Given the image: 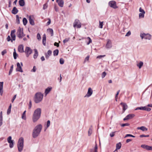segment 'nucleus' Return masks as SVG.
Here are the masks:
<instances>
[{"label": "nucleus", "instance_id": "f257e3e1", "mask_svg": "<svg viewBox=\"0 0 152 152\" xmlns=\"http://www.w3.org/2000/svg\"><path fill=\"white\" fill-rule=\"evenodd\" d=\"M41 113V109L38 108L36 109L33 113L32 119L33 122H37L40 118Z\"/></svg>", "mask_w": 152, "mask_h": 152}, {"label": "nucleus", "instance_id": "f03ea898", "mask_svg": "<svg viewBox=\"0 0 152 152\" xmlns=\"http://www.w3.org/2000/svg\"><path fill=\"white\" fill-rule=\"evenodd\" d=\"M43 94L40 92L36 93L34 97V101L36 103H38L42 101L43 98Z\"/></svg>", "mask_w": 152, "mask_h": 152}, {"label": "nucleus", "instance_id": "7ed1b4c3", "mask_svg": "<svg viewBox=\"0 0 152 152\" xmlns=\"http://www.w3.org/2000/svg\"><path fill=\"white\" fill-rule=\"evenodd\" d=\"M24 139L23 138H20L18 140V147L19 151H21L23 150V146Z\"/></svg>", "mask_w": 152, "mask_h": 152}, {"label": "nucleus", "instance_id": "20e7f679", "mask_svg": "<svg viewBox=\"0 0 152 152\" xmlns=\"http://www.w3.org/2000/svg\"><path fill=\"white\" fill-rule=\"evenodd\" d=\"M17 36L20 38H22L25 36L23 32V29L19 27L17 32Z\"/></svg>", "mask_w": 152, "mask_h": 152}, {"label": "nucleus", "instance_id": "39448f33", "mask_svg": "<svg viewBox=\"0 0 152 152\" xmlns=\"http://www.w3.org/2000/svg\"><path fill=\"white\" fill-rule=\"evenodd\" d=\"M140 36L142 39L144 38L145 39L150 40L151 38V35L149 34H145L144 33H141Z\"/></svg>", "mask_w": 152, "mask_h": 152}, {"label": "nucleus", "instance_id": "423d86ee", "mask_svg": "<svg viewBox=\"0 0 152 152\" xmlns=\"http://www.w3.org/2000/svg\"><path fill=\"white\" fill-rule=\"evenodd\" d=\"M42 128V126L39 124L36 126L34 129V133H39Z\"/></svg>", "mask_w": 152, "mask_h": 152}, {"label": "nucleus", "instance_id": "0eeeda50", "mask_svg": "<svg viewBox=\"0 0 152 152\" xmlns=\"http://www.w3.org/2000/svg\"><path fill=\"white\" fill-rule=\"evenodd\" d=\"M93 90L91 88H88L87 94L84 97L88 98L91 96L93 94Z\"/></svg>", "mask_w": 152, "mask_h": 152}, {"label": "nucleus", "instance_id": "6e6552de", "mask_svg": "<svg viewBox=\"0 0 152 152\" xmlns=\"http://www.w3.org/2000/svg\"><path fill=\"white\" fill-rule=\"evenodd\" d=\"M32 52V50L29 47H27L25 49V52L26 54L27 57H28L29 55L31 54Z\"/></svg>", "mask_w": 152, "mask_h": 152}, {"label": "nucleus", "instance_id": "1a4fd4ad", "mask_svg": "<svg viewBox=\"0 0 152 152\" xmlns=\"http://www.w3.org/2000/svg\"><path fill=\"white\" fill-rule=\"evenodd\" d=\"M73 26L75 28L77 27V28H79L81 27V25L78 20H76L74 23Z\"/></svg>", "mask_w": 152, "mask_h": 152}, {"label": "nucleus", "instance_id": "9d476101", "mask_svg": "<svg viewBox=\"0 0 152 152\" xmlns=\"http://www.w3.org/2000/svg\"><path fill=\"white\" fill-rule=\"evenodd\" d=\"M109 5L114 9H116L117 8L116 6L115 2L114 1H110L109 3Z\"/></svg>", "mask_w": 152, "mask_h": 152}, {"label": "nucleus", "instance_id": "9b49d317", "mask_svg": "<svg viewBox=\"0 0 152 152\" xmlns=\"http://www.w3.org/2000/svg\"><path fill=\"white\" fill-rule=\"evenodd\" d=\"M8 142L10 144V148H12L14 145V142L13 140H12V137L11 136H9L7 138Z\"/></svg>", "mask_w": 152, "mask_h": 152}, {"label": "nucleus", "instance_id": "f8f14e48", "mask_svg": "<svg viewBox=\"0 0 152 152\" xmlns=\"http://www.w3.org/2000/svg\"><path fill=\"white\" fill-rule=\"evenodd\" d=\"M15 30H14L11 31V36L12 38L11 42H12L13 41H14L15 39Z\"/></svg>", "mask_w": 152, "mask_h": 152}, {"label": "nucleus", "instance_id": "ddd939ff", "mask_svg": "<svg viewBox=\"0 0 152 152\" xmlns=\"http://www.w3.org/2000/svg\"><path fill=\"white\" fill-rule=\"evenodd\" d=\"M135 115L134 114H130L127 115L124 118L123 120L125 121L132 119L133 118Z\"/></svg>", "mask_w": 152, "mask_h": 152}, {"label": "nucleus", "instance_id": "4468645a", "mask_svg": "<svg viewBox=\"0 0 152 152\" xmlns=\"http://www.w3.org/2000/svg\"><path fill=\"white\" fill-rule=\"evenodd\" d=\"M17 67L16 68V71L20 72H23V71L22 68V66L18 62L17 63Z\"/></svg>", "mask_w": 152, "mask_h": 152}, {"label": "nucleus", "instance_id": "2eb2a0df", "mask_svg": "<svg viewBox=\"0 0 152 152\" xmlns=\"http://www.w3.org/2000/svg\"><path fill=\"white\" fill-rule=\"evenodd\" d=\"M120 104L123 107V113H124L125 110L127 109L128 106L126 103L123 102H121L120 103Z\"/></svg>", "mask_w": 152, "mask_h": 152}, {"label": "nucleus", "instance_id": "dca6fc26", "mask_svg": "<svg viewBox=\"0 0 152 152\" xmlns=\"http://www.w3.org/2000/svg\"><path fill=\"white\" fill-rule=\"evenodd\" d=\"M112 47V43L110 40H108L107 43L106 45V47L107 48H110Z\"/></svg>", "mask_w": 152, "mask_h": 152}, {"label": "nucleus", "instance_id": "f3484780", "mask_svg": "<svg viewBox=\"0 0 152 152\" xmlns=\"http://www.w3.org/2000/svg\"><path fill=\"white\" fill-rule=\"evenodd\" d=\"M56 1L60 7H63L64 2L63 0H56Z\"/></svg>", "mask_w": 152, "mask_h": 152}, {"label": "nucleus", "instance_id": "a211bd4d", "mask_svg": "<svg viewBox=\"0 0 152 152\" xmlns=\"http://www.w3.org/2000/svg\"><path fill=\"white\" fill-rule=\"evenodd\" d=\"M18 51L20 53L24 52L23 45H19L18 48Z\"/></svg>", "mask_w": 152, "mask_h": 152}, {"label": "nucleus", "instance_id": "6ab92c4d", "mask_svg": "<svg viewBox=\"0 0 152 152\" xmlns=\"http://www.w3.org/2000/svg\"><path fill=\"white\" fill-rule=\"evenodd\" d=\"M52 89V88L51 87H48L47 88H46L45 91V95L46 96L47 94H48L51 91Z\"/></svg>", "mask_w": 152, "mask_h": 152}, {"label": "nucleus", "instance_id": "aec40b11", "mask_svg": "<svg viewBox=\"0 0 152 152\" xmlns=\"http://www.w3.org/2000/svg\"><path fill=\"white\" fill-rule=\"evenodd\" d=\"M52 53V51L50 50H49L48 52L47 53L45 54V57L46 58L48 59L49 57V56H50Z\"/></svg>", "mask_w": 152, "mask_h": 152}, {"label": "nucleus", "instance_id": "412c9836", "mask_svg": "<svg viewBox=\"0 0 152 152\" xmlns=\"http://www.w3.org/2000/svg\"><path fill=\"white\" fill-rule=\"evenodd\" d=\"M34 54L33 58L34 59H36L37 58L38 56V52L37 50L36 49H34Z\"/></svg>", "mask_w": 152, "mask_h": 152}, {"label": "nucleus", "instance_id": "4be33fe9", "mask_svg": "<svg viewBox=\"0 0 152 152\" xmlns=\"http://www.w3.org/2000/svg\"><path fill=\"white\" fill-rule=\"evenodd\" d=\"M138 129H140L142 131H147L148 129L144 126H142L140 127H138L137 128Z\"/></svg>", "mask_w": 152, "mask_h": 152}, {"label": "nucleus", "instance_id": "5701e85b", "mask_svg": "<svg viewBox=\"0 0 152 152\" xmlns=\"http://www.w3.org/2000/svg\"><path fill=\"white\" fill-rule=\"evenodd\" d=\"M46 37L45 34L43 35L42 37V43L43 45L45 46L46 45Z\"/></svg>", "mask_w": 152, "mask_h": 152}, {"label": "nucleus", "instance_id": "b1692460", "mask_svg": "<svg viewBox=\"0 0 152 152\" xmlns=\"http://www.w3.org/2000/svg\"><path fill=\"white\" fill-rule=\"evenodd\" d=\"M97 145L96 144L94 148L91 149L90 152H97Z\"/></svg>", "mask_w": 152, "mask_h": 152}, {"label": "nucleus", "instance_id": "393cba45", "mask_svg": "<svg viewBox=\"0 0 152 152\" xmlns=\"http://www.w3.org/2000/svg\"><path fill=\"white\" fill-rule=\"evenodd\" d=\"M121 143L120 142L117 144L116 145V149L114 152L116 150H117L121 148Z\"/></svg>", "mask_w": 152, "mask_h": 152}, {"label": "nucleus", "instance_id": "a878e982", "mask_svg": "<svg viewBox=\"0 0 152 152\" xmlns=\"http://www.w3.org/2000/svg\"><path fill=\"white\" fill-rule=\"evenodd\" d=\"M18 10L15 7H13L12 10V13L16 14L18 12Z\"/></svg>", "mask_w": 152, "mask_h": 152}, {"label": "nucleus", "instance_id": "bb28decb", "mask_svg": "<svg viewBox=\"0 0 152 152\" xmlns=\"http://www.w3.org/2000/svg\"><path fill=\"white\" fill-rule=\"evenodd\" d=\"M29 23L31 24L34 25V23L33 20L31 16L29 17Z\"/></svg>", "mask_w": 152, "mask_h": 152}, {"label": "nucleus", "instance_id": "cd10ccee", "mask_svg": "<svg viewBox=\"0 0 152 152\" xmlns=\"http://www.w3.org/2000/svg\"><path fill=\"white\" fill-rule=\"evenodd\" d=\"M143 64V62L142 61H140L137 64V66L138 67L139 69H140Z\"/></svg>", "mask_w": 152, "mask_h": 152}, {"label": "nucleus", "instance_id": "c85d7f7f", "mask_svg": "<svg viewBox=\"0 0 152 152\" xmlns=\"http://www.w3.org/2000/svg\"><path fill=\"white\" fill-rule=\"evenodd\" d=\"M50 121L48 120L46 126L45 127V132L47 129L50 126Z\"/></svg>", "mask_w": 152, "mask_h": 152}, {"label": "nucleus", "instance_id": "c756f323", "mask_svg": "<svg viewBox=\"0 0 152 152\" xmlns=\"http://www.w3.org/2000/svg\"><path fill=\"white\" fill-rule=\"evenodd\" d=\"M19 4L21 6H24L25 5V2L24 0H20L19 1Z\"/></svg>", "mask_w": 152, "mask_h": 152}, {"label": "nucleus", "instance_id": "7c9ffc66", "mask_svg": "<svg viewBox=\"0 0 152 152\" xmlns=\"http://www.w3.org/2000/svg\"><path fill=\"white\" fill-rule=\"evenodd\" d=\"M48 31L51 34V36L53 35V31L51 28H49L47 29Z\"/></svg>", "mask_w": 152, "mask_h": 152}, {"label": "nucleus", "instance_id": "2f4dec72", "mask_svg": "<svg viewBox=\"0 0 152 152\" xmlns=\"http://www.w3.org/2000/svg\"><path fill=\"white\" fill-rule=\"evenodd\" d=\"M59 51L58 49H56L54 50L53 52V55L54 56H57L58 55Z\"/></svg>", "mask_w": 152, "mask_h": 152}, {"label": "nucleus", "instance_id": "473e14b6", "mask_svg": "<svg viewBox=\"0 0 152 152\" xmlns=\"http://www.w3.org/2000/svg\"><path fill=\"white\" fill-rule=\"evenodd\" d=\"M141 147L145 149L148 150V145L145 144H143L141 145Z\"/></svg>", "mask_w": 152, "mask_h": 152}, {"label": "nucleus", "instance_id": "72a5a7b5", "mask_svg": "<svg viewBox=\"0 0 152 152\" xmlns=\"http://www.w3.org/2000/svg\"><path fill=\"white\" fill-rule=\"evenodd\" d=\"M86 39L88 41V42H87V44L88 45L89 44L92 42V40L89 37H88L86 38Z\"/></svg>", "mask_w": 152, "mask_h": 152}, {"label": "nucleus", "instance_id": "f704fd0d", "mask_svg": "<svg viewBox=\"0 0 152 152\" xmlns=\"http://www.w3.org/2000/svg\"><path fill=\"white\" fill-rule=\"evenodd\" d=\"M14 51L13 52V57L15 59H16L17 58V56H18V54H17L16 51L15 49H14Z\"/></svg>", "mask_w": 152, "mask_h": 152}, {"label": "nucleus", "instance_id": "c9c22d12", "mask_svg": "<svg viewBox=\"0 0 152 152\" xmlns=\"http://www.w3.org/2000/svg\"><path fill=\"white\" fill-rule=\"evenodd\" d=\"M145 14L144 13H140L139 15V18H143L144 17Z\"/></svg>", "mask_w": 152, "mask_h": 152}, {"label": "nucleus", "instance_id": "e433bc0d", "mask_svg": "<svg viewBox=\"0 0 152 152\" xmlns=\"http://www.w3.org/2000/svg\"><path fill=\"white\" fill-rule=\"evenodd\" d=\"M23 24L24 25H26L27 22V20L25 18H24L23 20Z\"/></svg>", "mask_w": 152, "mask_h": 152}, {"label": "nucleus", "instance_id": "4c0bfd02", "mask_svg": "<svg viewBox=\"0 0 152 152\" xmlns=\"http://www.w3.org/2000/svg\"><path fill=\"white\" fill-rule=\"evenodd\" d=\"M103 22H101L100 21H99V27L101 28H103Z\"/></svg>", "mask_w": 152, "mask_h": 152}, {"label": "nucleus", "instance_id": "58836bf2", "mask_svg": "<svg viewBox=\"0 0 152 152\" xmlns=\"http://www.w3.org/2000/svg\"><path fill=\"white\" fill-rule=\"evenodd\" d=\"M13 65H12L10 69L9 73V75H10L12 73L13 69Z\"/></svg>", "mask_w": 152, "mask_h": 152}, {"label": "nucleus", "instance_id": "ea45409f", "mask_svg": "<svg viewBox=\"0 0 152 152\" xmlns=\"http://www.w3.org/2000/svg\"><path fill=\"white\" fill-rule=\"evenodd\" d=\"M145 107H137L135 110H144Z\"/></svg>", "mask_w": 152, "mask_h": 152}, {"label": "nucleus", "instance_id": "a19ab883", "mask_svg": "<svg viewBox=\"0 0 152 152\" xmlns=\"http://www.w3.org/2000/svg\"><path fill=\"white\" fill-rule=\"evenodd\" d=\"M32 107V103L31 101H29L28 105V109L30 110L31 107Z\"/></svg>", "mask_w": 152, "mask_h": 152}, {"label": "nucleus", "instance_id": "79ce46f5", "mask_svg": "<svg viewBox=\"0 0 152 152\" xmlns=\"http://www.w3.org/2000/svg\"><path fill=\"white\" fill-rule=\"evenodd\" d=\"M107 74L105 72H104L102 74V78H104L106 75Z\"/></svg>", "mask_w": 152, "mask_h": 152}, {"label": "nucleus", "instance_id": "37998d69", "mask_svg": "<svg viewBox=\"0 0 152 152\" xmlns=\"http://www.w3.org/2000/svg\"><path fill=\"white\" fill-rule=\"evenodd\" d=\"M69 39H70L69 38H67L65 39H64L63 40V43L64 44L66 43V42H68L69 40Z\"/></svg>", "mask_w": 152, "mask_h": 152}, {"label": "nucleus", "instance_id": "c03bdc74", "mask_svg": "<svg viewBox=\"0 0 152 152\" xmlns=\"http://www.w3.org/2000/svg\"><path fill=\"white\" fill-rule=\"evenodd\" d=\"M139 12L141 13H145V12L144 11V10L142 9L141 7H140L139 9Z\"/></svg>", "mask_w": 152, "mask_h": 152}, {"label": "nucleus", "instance_id": "a18cd8bd", "mask_svg": "<svg viewBox=\"0 0 152 152\" xmlns=\"http://www.w3.org/2000/svg\"><path fill=\"white\" fill-rule=\"evenodd\" d=\"M129 124L128 123H126L121 124V126L122 127H124L125 126H129Z\"/></svg>", "mask_w": 152, "mask_h": 152}, {"label": "nucleus", "instance_id": "49530a36", "mask_svg": "<svg viewBox=\"0 0 152 152\" xmlns=\"http://www.w3.org/2000/svg\"><path fill=\"white\" fill-rule=\"evenodd\" d=\"M64 60L62 58H61L60 59V63L61 64H62L64 63Z\"/></svg>", "mask_w": 152, "mask_h": 152}, {"label": "nucleus", "instance_id": "de8ad7c7", "mask_svg": "<svg viewBox=\"0 0 152 152\" xmlns=\"http://www.w3.org/2000/svg\"><path fill=\"white\" fill-rule=\"evenodd\" d=\"M39 134H32V137L34 138H36L38 136Z\"/></svg>", "mask_w": 152, "mask_h": 152}, {"label": "nucleus", "instance_id": "09e8293b", "mask_svg": "<svg viewBox=\"0 0 152 152\" xmlns=\"http://www.w3.org/2000/svg\"><path fill=\"white\" fill-rule=\"evenodd\" d=\"M147 106L145 107L144 110L148 111H150L151 110V109L150 108L147 107Z\"/></svg>", "mask_w": 152, "mask_h": 152}, {"label": "nucleus", "instance_id": "8fccbe9b", "mask_svg": "<svg viewBox=\"0 0 152 152\" xmlns=\"http://www.w3.org/2000/svg\"><path fill=\"white\" fill-rule=\"evenodd\" d=\"M37 70V68L35 66L33 67V69L31 70V72H35Z\"/></svg>", "mask_w": 152, "mask_h": 152}, {"label": "nucleus", "instance_id": "3c124183", "mask_svg": "<svg viewBox=\"0 0 152 152\" xmlns=\"http://www.w3.org/2000/svg\"><path fill=\"white\" fill-rule=\"evenodd\" d=\"M3 82H0V89H3Z\"/></svg>", "mask_w": 152, "mask_h": 152}, {"label": "nucleus", "instance_id": "603ef678", "mask_svg": "<svg viewBox=\"0 0 152 152\" xmlns=\"http://www.w3.org/2000/svg\"><path fill=\"white\" fill-rule=\"evenodd\" d=\"M7 50H4L1 52V55L2 56H4L5 54L7 53Z\"/></svg>", "mask_w": 152, "mask_h": 152}, {"label": "nucleus", "instance_id": "864d4df0", "mask_svg": "<svg viewBox=\"0 0 152 152\" xmlns=\"http://www.w3.org/2000/svg\"><path fill=\"white\" fill-rule=\"evenodd\" d=\"M21 118L22 119L24 120H26V115L22 114Z\"/></svg>", "mask_w": 152, "mask_h": 152}, {"label": "nucleus", "instance_id": "5fc2aeb1", "mask_svg": "<svg viewBox=\"0 0 152 152\" xmlns=\"http://www.w3.org/2000/svg\"><path fill=\"white\" fill-rule=\"evenodd\" d=\"M37 39L39 40L41 39V37L39 33H38L37 34Z\"/></svg>", "mask_w": 152, "mask_h": 152}, {"label": "nucleus", "instance_id": "6e6d98bb", "mask_svg": "<svg viewBox=\"0 0 152 152\" xmlns=\"http://www.w3.org/2000/svg\"><path fill=\"white\" fill-rule=\"evenodd\" d=\"M131 34V32L130 31H129L126 34V36H129Z\"/></svg>", "mask_w": 152, "mask_h": 152}, {"label": "nucleus", "instance_id": "4d7b16f0", "mask_svg": "<svg viewBox=\"0 0 152 152\" xmlns=\"http://www.w3.org/2000/svg\"><path fill=\"white\" fill-rule=\"evenodd\" d=\"M7 40L8 42H9L10 41H11L12 39H11V38L10 36H8L7 38Z\"/></svg>", "mask_w": 152, "mask_h": 152}, {"label": "nucleus", "instance_id": "13d9d810", "mask_svg": "<svg viewBox=\"0 0 152 152\" xmlns=\"http://www.w3.org/2000/svg\"><path fill=\"white\" fill-rule=\"evenodd\" d=\"M105 56V55L99 56L97 57V58H101L102 57Z\"/></svg>", "mask_w": 152, "mask_h": 152}, {"label": "nucleus", "instance_id": "bf43d9fd", "mask_svg": "<svg viewBox=\"0 0 152 152\" xmlns=\"http://www.w3.org/2000/svg\"><path fill=\"white\" fill-rule=\"evenodd\" d=\"M16 95H15L14 96H13L12 99V103L13 102L14 100H15V98H16Z\"/></svg>", "mask_w": 152, "mask_h": 152}, {"label": "nucleus", "instance_id": "052dcab7", "mask_svg": "<svg viewBox=\"0 0 152 152\" xmlns=\"http://www.w3.org/2000/svg\"><path fill=\"white\" fill-rule=\"evenodd\" d=\"M48 7L47 4H45L43 5V9L45 10Z\"/></svg>", "mask_w": 152, "mask_h": 152}, {"label": "nucleus", "instance_id": "680f3d73", "mask_svg": "<svg viewBox=\"0 0 152 152\" xmlns=\"http://www.w3.org/2000/svg\"><path fill=\"white\" fill-rule=\"evenodd\" d=\"M89 58V56H87L85 58V61H88Z\"/></svg>", "mask_w": 152, "mask_h": 152}, {"label": "nucleus", "instance_id": "e2e57ef3", "mask_svg": "<svg viewBox=\"0 0 152 152\" xmlns=\"http://www.w3.org/2000/svg\"><path fill=\"white\" fill-rule=\"evenodd\" d=\"M0 119H3L2 112L1 111L0 113Z\"/></svg>", "mask_w": 152, "mask_h": 152}, {"label": "nucleus", "instance_id": "0e129e2a", "mask_svg": "<svg viewBox=\"0 0 152 152\" xmlns=\"http://www.w3.org/2000/svg\"><path fill=\"white\" fill-rule=\"evenodd\" d=\"M11 109L8 108L7 110V113L8 115H9L11 112Z\"/></svg>", "mask_w": 152, "mask_h": 152}, {"label": "nucleus", "instance_id": "69168bd1", "mask_svg": "<svg viewBox=\"0 0 152 152\" xmlns=\"http://www.w3.org/2000/svg\"><path fill=\"white\" fill-rule=\"evenodd\" d=\"M149 136V135H140V137H148Z\"/></svg>", "mask_w": 152, "mask_h": 152}, {"label": "nucleus", "instance_id": "338daca9", "mask_svg": "<svg viewBox=\"0 0 152 152\" xmlns=\"http://www.w3.org/2000/svg\"><path fill=\"white\" fill-rule=\"evenodd\" d=\"M54 45L55 46H57V47H58L59 46V44L56 42H55L54 43Z\"/></svg>", "mask_w": 152, "mask_h": 152}, {"label": "nucleus", "instance_id": "774afa93", "mask_svg": "<svg viewBox=\"0 0 152 152\" xmlns=\"http://www.w3.org/2000/svg\"><path fill=\"white\" fill-rule=\"evenodd\" d=\"M148 150H151L152 151V146H148Z\"/></svg>", "mask_w": 152, "mask_h": 152}]
</instances>
